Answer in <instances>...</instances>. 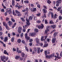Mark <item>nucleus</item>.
I'll use <instances>...</instances> for the list:
<instances>
[{
	"label": "nucleus",
	"instance_id": "a19ab883",
	"mask_svg": "<svg viewBox=\"0 0 62 62\" xmlns=\"http://www.w3.org/2000/svg\"><path fill=\"white\" fill-rule=\"evenodd\" d=\"M47 2L48 4H50L51 3V1L49 0H47Z\"/></svg>",
	"mask_w": 62,
	"mask_h": 62
},
{
	"label": "nucleus",
	"instance_id": "393cba45",
	"mask_svg": "<svg viewBox=\"0 0 62 62\" xmlns=\"http://www.w3.org/2000/svg\"><path fill=\"white\" fill-rule=\"evenodd\" d=\"M43 10L44 12V13H46V12H47V10H46V9H43Z\"/></svg>",
	"mask_w": 62,
	"mask_h": 62
},
{
	"label": "nucleus",
	"instance_id": "473e14b6",
	"mask_svg": "<svg viewBox=\"0 0 62 62\" xmlns=\"http://www.w3.org/2000/svg\"><path fill=\"white\" fill-rule=\"evenodd\" d=\"M12 5L13 6L14 5V0H12Z\"/></svg>",
	"mask_w": 62,
	"mask_h": 62
},
{
	"label": "nucleus",
	"instance_id": "f257e3e1",
	"mask_svg": "<svg viewBox=\"0 0 62 62\" xmlns=\"http://www.w3.org/2000/svg\"><path fill=\"white\" fill-rule=\"evenodd\" d=\"M26 20L27 21V25H25L24 27L23 26V32H25V29L26 28V27H27V26L29 25H30V24L29 23V20L27 19V18H26Z\"/></svg>",
	"mask_w": 62,
	"mask_h": 62
},
{
	"label": "nucleus",
	"instance_id": "7c9ffc66",
	"mask_svg": "<svg viewBox=\"0 0 62 62\" xmlns=\"http://www.w3.org/2000/svg\"><path fill=\"white\" fill-rule=\"evenodd\" d=\"M43 38H44V37H43V36L41 38V41H42L43 40H45V39H43Z\"/></svg>",
	"mask_w": 62,
	"mask_h": 62
},
{
	"label": "nucleus",
	"instance_id": "13d9d810",
	"mask_svg": "<svg viewBox=\"0 0 62 62\" xmlns=\"http://www.w3.org/2000/svg\"><path fill=\"white\" fill-rule=\"evenodd\" d=\"M29 45H30V46H31L32 45V43H30L29 44Z\"/></svg>",
	"mask_w": 62,
	"mask_h": 62
},
{
	"label": "nucleus",
	"instance_id": "3c124183",
	"mask_svg": "<svg viewBox=\"0 0 62 62\" xmlns=\"http://www.w3.org/2000/svg\"><path fill=\"white\" fill-rule=\"evenodd\" d=\"M40 15V13H39L38 14H37V16H39Z\"/></svg>",
	"mask_w": 62,
	"mask_h": 62
},
{
	"label": "nucleus",
	"instance_id": "a18cd8bd",
	"mask_svg": "<svg viewBox=\"0 0 62 62\" xmlns=\"http://www.w3.org/2000/svg\"><path fill=\"white\" fill-rule=\"evenodd\" d=\"M60 9H61V7L57 9V10L58 11H60Z\"/></svg>",
	"mask_w": 62,
	"mask_h": 62
},
{
	"label": "nucleus",
	"instance_id": "de8ad7c7",
	"mask_svg": "<svg viewBox=\"0 0 62 62\" xmlns=\"http://www.w3.org/2000/svg\"><path fill=\"white\" fill-rule=\"evenodd\" d=\"M21 19L22 20V21H23V22H24V19L23 18H21Z\"/></svg>",
	"mask_w": 62,
	"mask_h": 62
},
{
	"label": "nucleus",
	"instance_id": "412c9836",
	"mask_svg": "<svg viewBox=\"0 0 62 62\" xmlns=\"http://www.w3.org/2000/svg\"><path fill=\"white\" fill-rule=\"evenodd\" d=\"M36 42L38 44H39V39L38 38H36Z\"/></svg>",
	"mask_w": 62,
	"mask_h": 62
},
{
	"label": "nucleus",
	"instance_id": "dca6fc26",
	"mask_svg": "<svg viewBox=\"0 0 62 62\" xmlns=\"http://www.w3.org/2000/svg\"><path fill=\"white\" fill-rule=\"evenodd\" d=\"M34 51L32 52V54H35V53H36V52H37V50L36 49V48H34Z\"/></svg>",
	"mask_w": 62,
	"mask_h": 62
},
{
	"label": "nucleus",
	"instance_id": "6e6552de",
	"mask_svg": "<svg viewBox=\"0 0 62 62\" xmlns=\"http://www.w3.org/2000/svg\"><path fill=\"white\" fill-rule=\"evenodd\" d=\"M18 32L19 33H20L21 32L22 30V28L21 27H19L18 28Z\"/></svg>",
	"mask_w": 62,
	"mask_h": 62
},
{
	"label": "nucleus",
	"instance_id": "5701e85b",
	"mask_svg": "<svg viewBox=\"0 0 62 62\" xmlns=\"http://www.w3.org/2000/svg\"><path fill=\"white\" fill-rule=\"evenodd\" d=\"M51 27H52L53 28V29H54L55 28V27H56V26L54 25H53L51 26Z\"/></svg>",
	"mask_w": 62,
	"mask_h": 62
},
{
	"label": "nucleus",
	"instance_id": "ea45409f",
	"mask_svg": "<svg viewBox=\"0 0 62 62\" xmlns=\"http://www.w3.org/2000/svg\"><path fill=\"white\" fill-rule=\"evenodd\" d=\"M25 49H26V50L27 51V52L28 51V49L27 48V47L26 46H25Z\"/></svg>",
	"mask_w": 62,
	"mask_h": 62
},
{
	"label": "nucleus",
	"instance_id": "37998d69",
	"mask_svg": "<svg viewBox=\"0 0 62 62\" xmlns=\"http://www.w3.org/2000/svg\"><path fill=\"white\" fill-rule=\"evenodd\" d=\"M22 57H23L24 56V54L23 53H22Z\"/></svg>",
	"mask_w": 62,
	"mask_h": 62
},
{
	"label": "nucleus",
	"instance_id": "2eb2a0df",
	"mask_svg": "<svg viewBox=\"0 0 62 62\" xmlns=\"http://www.w3.org/2000/svg\"><path fill=\"white\" fill-rule=\"evenodd\" d=\"M30 35L31 36H34V35H36V34L35 33H30Z\"/></svg>",
	"mask_w": 62,
	"mask_h": 62
},
{
	"label": "nucleus",
	"instance_id": "f03ea898",
	"mask_svg": "<svg viewBox=\"0 0 62 62\" xmlns=\"http://www.w3.org/2000/svg\"><path fill=\"white\" fill-rule=\"evenodd\" d=\"M45 53L46 56V58H51V57H52L53 56H54V54L53 53L49 56L47 55V51H45Z\"/></svg>",
	"mask_w": 62,
	"mask_h": 62
},
{
	"label": "nucleus",
	"instance_id": "4d7b16f0",
	"mask_svg": "<svg viewBox=\"0 0 62 62\" xmlns=\"http://www.w3.org/2000/svg\"><path fill=\"white\" fill-rule=\"evenodd\" d=\"M0 39H1L2 40L4 39V38L2 36L0 37Z\"/></svg>",
	"mask_w": 62,
	"mask_h": 62
},
{
	"label": "nucleus",
	"instance_id": "b1692460",
	"mask_svg": "<svg viewBox=\"0 0 62 62\" xmlns=\"http://www.w3.org/2000/svg\"><path fill=\"white\" fill-rule=\"evenodd\" d=\"M0 42L1 43V44H3V45L4 47H6V45H5V44L3 42H2L1 41H0Z\"/></svg>",
	"mask_w": 62,
	"mask_h": 62
},
{
	"label": "nucleus",
	"instance_id": "bf43d9fd",
	"mask_svg": "<svg viewBox=\"0 0 62 62\" xmlns=\"http://www.w3.org/2000/svg\"><path fill=\"white\" fill-rule=\"evenodd\" d=\"M13 51H16V49L15 48H13Z\"/></svg>",
	"mask_w": 62,
	"mask_h": 62
},
{
	"label": "nucleus",
	"instance_id": "20e7f679",
	"mask_svg": "<svg viewBox=\"0 0 62 62\" xmlns=\"http://www.w3.org/2000/svg\"><path fill=\"white\" fill-rule=\"evenodd\" d=\"M56 54H57V56H54L55 57V60H58V59H60L61 58V57H59L58 56V55H59V54L58 53H56Z\"/></svg>",
	"mask_w": 62,
	"mask_h": 62
},
{
	"label": "nucleus",
	"instance_id": "9d476101",
	"mask_svg": "<svg viewBox=\"0 0 62 62\" xmlns=\"http://www.w3.org/2000/svg\"><path fill=\"white\" fill-rule=\"evenodd\" d=\"M41 26H38V28L39 29L40 28H41V29H42L43 28V25L42 24H41Z\"/></svg>",
	"mask_w": 62,
	"mask_h": 62
},
{
	"label": "nucleus",
	"instance_id": "5fc2aeb1",
	"mask_svg": "<svg viewBox=\"0 0 62 62\" xmlns=\"http://www.w3.org/2000/svg\"><path fill=\"white\" fill-rule=\"evenodd\" d=\"M11 20L13 22H15V20L13 19L12 18H11Z\"/></svg>",
	"mask_w": 62,
	"mask_h": 62
},
{
	"label": "nucleus",
	"instance_id": "1a4fd4ad",
	"mask_svg": "<svg viewBox=\"0 0 62 62\" xmlns=\"http://www.w3.org/2000/svg\"><path fill=\"white\" fill-rule=\"evenodd\" d=\"M16 13H17L18 16H21L22 15L20 13V12L16 10Z\"/></svg>",
	"mask_w": 62,
	"mask_h": 62
},
{
	"label": "nucleus",
	"instance_id": "09e8293b",
	"mask_svg": "<svg viewBox=\"0 0 62 62\" xmlns=\"http://www.w3.org/2000/svg\"><path fill=\"white\" fill-rule=\"evenodd\" d=\"M62 19V17L60 16L59 17V19L60 20Z\"/></svg>",
	"mask_w": 62,
	"mask_h": 62
},
{
	"label": "nucleus",
	"instance_id": "ddd939ff",
	"mask_svg": "<svg viewBox=\"0 0 62 62\" xmlns=\"http://www.w3.org/2000/svg\"><path fill=\"white\" fill-rule=\"evenodd\" d=\"M16 8H17V7H18V8L19 9V8H22L23 7L22 6H20V5H19L18 6L17 5H16Z\"/></svg>",
	"mask_w": 62,
	"mask_h": 62
},
{
	"label": "nucleus",
	"instance_id": "f8f14e48",
	"mask_svg": "<svg viewBox=\"0 0 62 62\" xmlns=\"http://www.w3.org/2000/svg\"><path fill=\"white\" fill-rule=\"evenodd\" d=\"M55 40H56V38H55L53 39L52 42V43H54L55 41Z\"/></svg>",
	"mask_w": 62,
	"mask_h": 62
},
{
	"label": "nucleus",
	"instance_id": "f3484780",
	"mask_svg": "<svg viewBox=\"0 0 62 62\" xmlns=\"http://www.w3.org/2000/svg\"><path fill=\"white\" fill-rule=\"evenodd\" d=\"M50 14H51L52 18H54V14H53V13L50 12V13H49V14H50Z\"/></svg>",
	"mask_w": 62,
	"mask_h": 62
},
{
	"label": "nucleus",
	"instance_id": "9b49d317",
	"mask_svg": "<svg viewBox=\"0 0 62 62\" xmlns=\"http://www.w3.org/2000/svg\"><path fill=\"white\" fill-rule=\"evenodd\" d=\"M27 33H26L25 35V38L27 40H28L30 38L29 37L27 36Z\"/></svg>",
	"mask_w": 62,
	"mask_h": 62
},
{
	"label": "nucleus",
	"instance_id": "0e129e2a",
	"mask_svg": "<svg viewBox=\"0 0 62 62\" xmlns=\"http://www.w3.org/2000/svg\"><path fill=\"white\" fill-rule=\"evenodd\" d=\"M60 55L61 56H62V51L61 53V54H60Z\"/></svg>",
	"mask_w": 62,
	"mask_h": 62
},
{
	"label": "nucleus",
	"instance_id": "680f3d73",
	"mask_svg": "<svg viewBox=\"0 0 62 62\" xmlns=\"http://www.w3.org/2000/svg\"><path fill=\"white\" fill-rule=\"evenodd\" d=\"M33 41V40L32 39H31L29 40V41L30 42H31V41Z\"/></svg>",
	"mask_w": 62,
	"mask_h": 62
},
{
	"label": "nucleus",
	"instance_id": "e2e57ef3",
	"mask_svg": "<svg viewBox=\"0 0 62 62\" xmlns=\"http://www.w3.org/2000/svg\"><path fill=\"white\" fill-rule=\"evenodd\" d=\"M55 30H54L52 31L51 32L53 33V32H55Z\"/></svg>",
	"mask_w": 62,
	"mask_h": 62
},
{
	"label": "nucleus",
	"instance_id": "cd10ccee",
	"mask_svg": "<svg viewBox=\"0 0 62 62\" xmlns=\"http://www.w3.org/2000/svg\"><path fill=\"white\" fill-rule=\"evenodd\" d=\"M57 16V15L56 14H55L54 16V18H56Z\"/></svg>",
	"mask_w": 62,
	"mask_h": 62
},
{
	"label": "nucleus",
	"instance_id": "69168bd1",
	"mask_svg": "<svg viewBox=\"0 0 62 62\" xmlns=\"http://www.w3.org/2000/svg\"><path fill=\"white\" fill-rule=\"evenodd\" d=\"M3 33L2 32H0V36H1L2 35Z\"/></svg>",
	"mask_w": 62,
	"mask_h": 62
},
{
	"label": "nucleus",
	"instance_id": "603ef678",
	"mask_svg": "<svg viewBox=\"0 0 62 62\" xmlns=\"http://www.w3.org/2000/svg\"><path fill=\"white\" fill-rule=\"evenodd\" d=\"M43 7L45 9H47V7L46 6H44Z\"/></svg>",
	"mask_w": 62,
	"mask_h": 62
},
{
	"label": "nucleus",
	"instance_id": "72a5a7b5",
	"mask_svg": "<svg viewBox=\"0 0 62 62\" xmlns=\"http://www.w3.org/2000/svg\"><path fill=\"white\" fill-rule=\"evenodd\" d=\"M13 14L14 16H16V14L15 13H14V10H13Z\"/></svg>",
	"mask_w": 62,
	"mask_h": 62
},
{
	"label": "nucleus",
	"instance_id": "6e6d98bb",
	"mask_svg": "<svg viewBox=\"0 0 62 62\" xmlns=\"http://www.w3.org/2000/svg\"><path fill=\"white\" fill-rule=\"evenodd\" d=\"M37 7L39 8H40V5H37Z\"/></svg>",
	"mask_w": 62,
	"mask_h": 62
},
{
	"label": "nucleus",
	"instance_id": "423d86ee",
	"mask_svg": "<svg viewBox=\"0 0 62 62\" xmlns=\"http://www.w3.org/2000/svg\"><path fill=\"white\" fill-rule=\"evenodd\" d=\"M3 24L4 26H5L7 30H8L9 29V28L8 27V26H7V24H6L5 22H4L3 23Z\"/></svg>",
	"mask_w": 62,
	"mask_h": 62
},
{
	"label": "nucleus",
	"instance_id": "f704fd0d",
	"mask_svg": "<svg viewBox=\"0 0 62 62\" xmlns=\"http://www.w3.org/2000/svg\"><path fill=\"white\" fill-rule=\"evenodd\" d=\"M16 23H15L14 24V25H13V26H12V28H14V27L15 26V25H16Z\"/></svg>",
	"mask_w": 62,
	"mask_h": 62
},
{
	"label": "nucleus",
	"instance_id": "a878e982",
	"mask_svg": "<svg viewBox=\"0 0 62 62\" xmlns=\"http://www.w3.org/2000/svg\"><path fill=\"white\" fill-rule=\"evenodd\" d=\"M37 49H38V53H39V51L40 50V48L39 47H38L37 48Z\"/></svg>",
	"mask_w": 62,
	"mask_h": 62
},
{
	"label": "nucleus",
	"instance_id": "c756f323",
	"mask_svg": "<svg viewBox=\"0 0 62 62\" xmlns=\"http://www.w3.org/2000/svg\"><path fill=\"white\" fill-rule=\"evenodd\" d=\"M14 37H13L12 38L11 40L12 42H13V41L14 40Z\"/></svg>",
	"mask_w": 62,
	"mask_h": 62
},
{
	"label": "nucleus",
	"instance_id": "e433bc0d",
	"mask_svg": "<svg viewBox=\"0 0 62 62\" xmlns=\"http://www.w3.org/2000/svg\"><path fill=\"white\" fill-rule=\"evenodd\" d=\"M36 8H33V10H31V11H36Z\"/></svg>",
	"mask_w": 62,
	"mask_h": 62
},
{
	"label": "nucleus",
	"instance_id": "4c0bfd02",
	"mask_svg": "<svg viewBox=\"0 0 62 62\" xmlns=\"http://www.w3.org/2000/svg\"><path fill=\"white\" fill-rule=\"evenodd\" d=\"M15 58L16 59H18L19 58V56H16Z\"/></svg>",
	"mask_w": 62,
	"mask_h": 62
},
{
	"label": "nucleus",
	"instance_id": "49530a36",
	"mask_svg": "<svg viewBox=\"0 0 62 62\" xmlns=\"http://www.w3.org/2000/svg\"><path fill=\"white\" fill-rule=\"evenodd\" d=\"M32 16H30L29 17V20H32Z\"/></svg>",
	"mask_w": 62,
	"mask_h": 62
},
{
	"label": "nucleus",
	"instance_id": "39448f33",
	"mask_svg": "<svg viewBox=\"0 0 62 62\" xmlns=\"http://www.w3.org/2000/svg\"><path fill=\"white\" fill-rule=\"evenodd\" d=\"M49 28H50V26H47L46 27V29L45 31V34H47V33L48 32V31H49Z\"/></svg>",
	"mask_w": 62,
	"mask_h": 62
},
{
	"label": "nucleus",
	"instance_id": "58836bf2",
	"mask_svg": "<svg viewBox=\"0 0 62 62\" xmlns=\"http://www.w3.org/2000/svg\"><path fill=\"white\" fill-rule=\"evenodd\" d=\"M17 42L18 43H20L21 42V39H18Z\"/></svg>",
	"mask_w": 62,
	"mask_h": 62
},
{
	"label": "nucleus",
	"instance_id": "774afa93",
	"mask_svg": "<svg viewBox=\"0 0 62 62\" xmlns=\"http://www.w3.org/2000/svg\"><path fill=\"white\" fill-rule=\"evenodd\" d=\"M12 34L13 35V36H14V35H16L15 33L14 32H13Z\"/></svg>",
	"mask_w": 62,
	"mask_h": 62
},
{
	"label": "nucleus",
	"instance_id": "4468645a",
	"mask_svg": "<svg viewBox=\"0 0 62 62\" xmlns=\"http://www.w3.org/2000/svg\"><path fill=\"white\" fill-rule=\"evenodd\" d=\"M48 46V44H46V42H45V45L44 46V47H46Z\"/></svg>",
	"mask_w": 62,
	"mask_h": 62
},
{
	"label": "nucleus",
	"instance_id": "c03bdc74",
	"mask_svg": "<svg viewBox=\"0 0 62 62\" xmlns=\"http://www.w3.org/2000/svg\"><path fill=\"white\" fill-rule=\"evenodd\" d=\"M50 23L51 24H52L53 23H53V21H52V20H51V21H50Z\"/></svg>",
	"mask_w": 62,
	"mask_h": 62
},
{
	"label": "nucleus",
	"instance_id": "338daca9",
	"mask_svg": "<svg viewBox=\"0 0 62 62\" xmlns=\"http://www.w3.org/2000/svg\"><path fill=\"white\" fill-rule=\"evenodd\" d=\"M44 17L45 18H46V14H44Z\"/></svg>",
	"mask_w": 62,
	"mask_h": 62
},
{
	"label": "nucleus",
	"instance_id": "bb28decb",
	"mask_svg": "<svg viewBox=\"0 0 62 62\" xmlns=\"http://www.w3.org/2000/svg\"><path fill=\"white\" fill-rule=\"evenodd\" d=\"M8 23H9V25H11L12 24V23L11 21H9V22H8Z\"/></svg>",
	"mask_w": 62,
	"mask_h": 62
},
{
	"label": "nucleus",
	"instance_id": "79ce46f5",
	"mask_svg": "<svg viewBox=\"0 0 62 62\" xmlns=\"http://www.w3.org/2000/svg\"><path fill=\"white\" fill-rule=\"evenodd\" d=\"M35 32H38V30L37 29H36L35 30Z\"/></svg>",
	"mask_w": 62,
	"mask_h": 62
},
{
	"label": "nucleus",
	"instance_id": "8fccbe9b",
	"mask_svg": "<svg viewBox=\"0 0 62 62\" xmlns=\"http://www.w3.org/2000/svg\"><path fill=\"white\" fill-rule=\"evenodd\" d=\"M37 23H40V21L39 20H38L37 21Z\"/></svg>",
	"mask_w": 62,
	"mask_h": 62
},
{
	"label": "nucleus",
	"instance_id": "864d4df0",
	"mask_svg": "<svg viewBox=\"0 0 62 62\" xmlns=\"http://www.w3.org/2000/svg\"><path fill=\"white\" fill-rule=\"evenodd\" d=\"M45 23L46 24L48 23V22H47V21L46 20H45Z\"/></svg>",
	"mask_w": 62,
	"mask_h": 62
},
{
	"label": "nucleus",
	"instance_id": "aec40b11",
	"mask_svg": "<svg viewBox=\"0 0 62 62\" xmlns=\"http://www.w3.org/2000/svg\"><path fill=\"white\" fill-rule=\"evenodd\" d=\"M28 8H26L25 10H22L23 12H24V11H28Z\"/></svg>",
	"mask_w": 62,
	"mask_h": 62
},
{
	"label": "nucleus",
	"instance_id": "4be33fe9",
	"mask_svg": "<svg viewBox=\"0 0 62 62\" xmlns=\"http://www.w3.org/2000/svg\"><path fill=\"white\" fill-rule=\"evenodd\" d=\"M8 12L9 14H11V9H9V10L7 11Z\"/></svg>",
	"mask_w": 62,
	"mask_h": 62
},
{
	"label": "nucleus",
	"instance_id": "a211bd4d",
	"mask_svg": "<svg viewBox=\"0 0 62 62\" xmlns=\"http://www.w3.org/2000/svg\"><path fill=\"white\" fill-rule=\"evenodd\" d=\"M7 40L8 37H6L4 39V41H5V42H6V41H7Z\"/></svg>",
	"mask_w": 62,
	"mask_h": 62
},
{
	"label": "nucleus",
	"instance_id": "c9c22d12",
	"mask_svg": "<svg viewBox=\"0 0 62 62\" xmlns=\"http://www.w3.org/2000/svg\"><path fill=\"white\" fill-rule=\"evenodd\" d=\"M28 1L27 0H26L24 1V3H26L27 4L28 3Z\"/></svg>",
	"mask_w": 62,
	"mask_h": 62
},
{
	"label": "nucleus",
	"instance_id": "052dcab7",
	"mask_svg": "<svg viewBox=\"0 0 62 62\" xmlns=\"http://www.w3.org/2000/svg\"><path fill=\"white\" fill-rule=\"evenodd\" d=\"M2 6H3V7L4 8H6V7H5L4 6V5H3V4H2Z\"/></svg>",
	"mask_w": 62,
	"mask_h": 62
},
{
	"label": "nucleus",
	"instance_id": "2f4dec72",
	"mask_svg": "<svg viewBox=\"0 0 62 62\" xmlns=\"http://www.w3.org/2000/svg\"><path fill=\"white\" fill-rule=\"evenodd\" d=\"M4 53L5 54H6L8 55V53L7 52V51L6 50H5L4 51Z\"/></svg>",
	"mask_w": 62,
	"mask_h": 62
},
{
	"label": "nucleus",
	"instance_id": "6ab92c4d",
	"mask_svg": "<svg viewBox=\"0 0 62 62\" xmlns=\"http://www.w3.org/2000/svg\"><path fill=\"white\" fill-rule=\"evenodd\" d=\"M17 53H21V51L20 50H19V48H17Z\"/></svg>",
	"mask_w": 62,
	"mask_h": 62
},
{
	"label": "nucleus",
	"instance_id": "0eeeda50",
	"mask_svg": "<svg viewBox=\"0 0 62 62\" xmlns=\"http://www.w3.org/2000/svg\"><path fill=\"white\" fill-rule=\"evenodd\" d=\"M61 2V0H57L56 1V2L57 3L56 5V6L57 7H58V6H59V3H60Z\"/></svg>",
	"mask_w": 62,
	"mask_h": 62
},
{
	"label": "nucleus",
	"instance_id": "7ed1b4c3",
	"mask_svg": "<svg viewBox=\"0 0 62 62\" xmlns=\"http://www.w3.org/2000/svg\"><path fill=\"white\" fill-rule=\"evenodd\" d=\"M1 59L2 60V61H3L4 62H6V61H4V59H6V60H7L8 59V57H6L5 56H1Z\"/></svg>",
	"mask_w": 62,
	"mask_h": 62
},
{
	"label": "nucleus",
	"instance_id": "c85d7f7f",
	"mask_svg": "<svg viewBox=\"0 0 62 62\" xmlns=\"http://www.w3.org/2000/svg\"><path fill=\"white\" fill-rule=\"evenodd\" d=\"M57 32H56L55 33H54V37H55L56 36V35L57 34Z\"/></svg>",
	"mask_w": 62,
	"mask_h": 62
}]
</instances>
